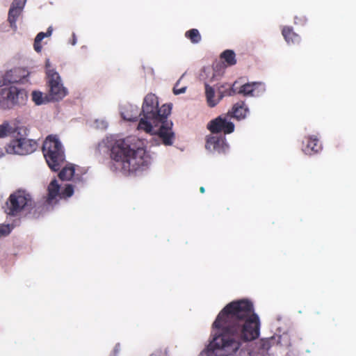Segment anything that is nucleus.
<instances>
[{
    "mask_svg": "<svg viewBox=\"0 0 356 356\" xmlns=\"http://www.w3.org/2000/svg\"><path fill=\"white\" fill-rule=\"evenodd\" d=\"M213 339L207 349L209 356H229L235 353L242 341L259 336L260 321L251 301L246 299L228 303L212 324Z\"/></svg>",
    "mask_w": 356,
    "mask_h": 356,
    "instance_id": "obj_1",
    "label": "nucleus"
},
{
    "mask_svg": "<svg viewBox=\"0 0 356 356\" xmlns=\"http://www.w3.org/2000/svg\"><path fill=\"white\" fill-rule=\"evenodd\" d=\"M111 159L118 163L115 168H121L124 172H134L148 163V156L143 148L131 149L124 140H120L113 146Z\"/></svg>",
    "mask_w": 356,
    "mask_h": 356,
    "instance_id": "obj_2",
    "label": "nucleus"
},
{
    "mask_svg": "<svg viewBox=\"0 0 356 356\" xmlns=\"http://www.w3.org/2000/svg\"><path fill=\"white\" fill-rule=\"evenodd\" d=\"M171 109L170 104H163L159 107L158 97L154 94H147L143 103L140 111L143 118L139 121L138 129L146 133L152 132L153 127H158L161 120L168 118Z\"/></svg>",
    "mask_w": 356,
    "mask_h": 356,
    "instance_id": "obj_3",
    "label": "nucleus"
},
{
    "mask_svg": "<svg viewBox=\"0 0 356 356\" xmlns=\"http://www.w3.org/2000/svg\"><path fill=\"white\" fill-rule=\"evenodd\" d=\"M42 152L49 167L54 171H58L65 161V154L56 136H49L45 139Z\"/></svg>",
    "mask_w": 356,
    "mask_h": 356,
    "instance_id": "obj_4",
    "label": "nucleus"
},
{
    "mask_svg": "<svg viewBox=\"0 0 356 356\" xmlns=\"http://www.w3.org/2000/svg\"><path fill=\"white\" fill-rule=\"evenodd\" d=\"M33 201L29 193L18 190L10 194L7 202V212L10 216H16L22 211H30L33 207Z\"/></svg>",
    "mask_w": 356,
    "mask_h": 356,
    "instance_id": "obj_5",
    "label": "nucleus"
},
{
    "mask_svg": "<svg viewBox=\"0 0 356 356\" xmlns=\"http://www.w3.org/2000/svg\"><path fill=\"white\" fill-rule=\"evenodd\" d=\"M27 99V92L24 89L10 86L0 90V108L2 109H10L15 106L23 105Z\"/></svg>",
    "mask_w": 356,
    "mask_h": 356,
    "instance_id": "obj_6",
    "label": "nucleus"
},
{
    "mask_svg": "<svg viewBox=\"0 0 356 356\" xmlns=\"http://www.w3.org/2000/svg\"><path fill=\"white\" fill-rule=\"evenodd\" d=\"M37 147L35 140L20 137L10 142L6 147V152L9 154L26 155L35 152Z\"/></svg>",
    "mask_w": 356,
    "mask_h": 356,
    "instance_id": "obj_7",
    "label": "nucleus"
},
{
    "mask_svg": "<svg viewBox=\"0 0 356 356\" xmlns=\"http://www.w3.org/2000/svg\"><path fill=\"white\" fill-rule=\"evenodd\" d=\"M47 74L51 99L58 101L64 98L67 95V91L61 83V79L58 73L53 70H49Z\"/></svg>",
    "mask_w": 356,
    "mask_h": 356,
    "instance_id": "obj_8",
    "label": "nucleus"
},
{
    "mask_svg": "<svg viewBox=\"0 0 356 356\" xmlns=\"http://www.w3.org/2000/svg\"><path fill=\"white\" fill-rule=\"evenodd\" d=\"M234 124L231 122L229 113L221 115L211 120L207 124V129L212 134L223 133L229 134L234 131Z\"/></svg>",
    "mask_w": 356,
    "mask_h": 356,
    "instance_id": "obj_9",
    "label": "nucleus"
},
{
    "mask_svg": "<svg viewBox=\"0 0 356 356\" xmlns=\"http://www.w3.org/2000/svg\"><path fill=\"white\" fill-rule=\"evenodd\" d=\"M172 122L165 118L161 120L159 125L156 127H152V131L149 134L157 135L162 143L165 146H170L173 144L175 136L172 131Z\"/></svg>",
    "mask_w": 356,
    "mask_h": 356,
    "instance_id": "obj_10",
    "label": "nucleus"
},
{
    "mask_svg": "<svg viewBox=\"0 0 356 356\" xmlns=\"http://www.w3.org/2000/svg\"><path fill=\"white\" fill-rule=\"evenodd\" d=\"M306 144L302 147L305 154L312 155L317 154L322 149V145L316 136H309L305 138Z\"/></svg>",
    "mask_w": 356,
    "mask_h": 356,
    "instance_id": "obj_11",
    "label": "nucleus"
},
{
    "mask_svg": "<svg viewBox=\"0 0 356 356\" xmlns=\"http://www.w3.org/2000/svg\"><path fill=\"white\" fill-rule=\"evenodd\" d=\"M47 202L48 204H56L58 198L60 199V185L56 179H54L47 188Z\"/></svg>",
    "mask_w": 356,
    "mask_h": 356,
    "instance_id": "obj_12",
    "label": "nucleus"
},
{
    "mask_svg": "<svg viewBox=\"0 0 356 356\" xmlns=\"http://www.w3.org/2000/svg\"><path fill=\"white\" fill-rule=\"evenodd\" d=\"M141 115L140 109L132 104L125 105L121 110L122 118L127 121H136Z\"/></svg>",
    "mask_w": 356,
    "mask_h": 356,
    "instance_id": "obj_13",
    "label": "nucleus"
},
{
    "mask_svg": "<svg viewBox=\"0 0 356 356\" xmlns=\"http://www.w3.org/2000/svg\"><path fill=\"white\" fill-rule=\"evenodd\" d=\"M282 34L289 44H299L301 40L300 36L295 33L291 26H284L282 30Z\"/></svg>",
    "mask_w": 356,
    "mask_h": 356,
    "instance_id": "obj_14",
    "label": "nucleus"
},
{
    "mask_svg": "<svg viewBox=\"0 0 356 356\" xmlns=\"http://www.w3.org/2000/svg\"><path fill=\"white\" fill-rule=\"evenodd\" d=\"M248 112V108L243 102H238L234 104L232 111L229 112L231 118H235L237 120L243 119L245 118Z\"/></svg>",
    "mask_w": 356,
    "mask_h": 356,
    "instance_id": "obj_15",
    "label": "nucleus"
},
{
    "mask_svg": "<svg viewBox=\"0 0 356 356\" xmlns=\"http://www.w3.org/2000/svg\"><path fill=\"white\" fill-rule=\"evenodd\" d=\"M264 88V85L259 82L248 83L243 85L238 93L243 94L245 96H255L257 95L256 90L259 88Z\"/></svg>",
    "mask_w": 356,
    "mask_h": 356,
    "instance_id": "obj_16",
    "label": "nucleus"
},
{
    "mask_svg": "<svg viewBox=\"0 0 356 356\" xmlns=\"http://www.w3.org/2000/svg\"><path fill=\"white\" fill-rule=\"evenodd\" d=\"M19 72V69H14L8 71L5 76L2 79H0V87L6 85L7 83H14L21 81V79L14 76V74L18 73Z\"/></svg>",
    "mask_w": 356,
    "mask_h": 356,
    "instance_id": "obj_17",
    "label": "nucleus"
},
{
    "mask_svg": "<svg viewBox=\"0 0 356 356\" xmlns=\"http://www.w3.org/2000/svg\"><path fill=\"white\" fill-rule=\"evenodd\" d=\"M53 31V29L51 26H49L46 33L44 32H40L36 35L35 40H34V44H33V48L35 51L38 53H40L42 50V45L41 42L45 37H49L51 35Z\"/></svg>",
    "mask_w": 356,
    "mask_h": 356,
    "instance_id": "obj_18",
    "label": "nucleus"
},
{
    "mask_svg": "<svg viewBox=\"0 0 356 356\" xmlns=\"http://www.w3.org/2000/svg\"><path fill=\"white\" fill-rule=\"evenodd\" d=\"M222 143V139L216 136H209L207 139L205 147L209 150L218 149Z\"/></svg>",
    "mask_w": 356,
    "mask_h": 356,
    "instance_id": "obj_19",
    "label": "nucleus"
},
{
    "mask_svg": "<svg viewBox=\"0 0 356 356\" xmlns=\"http://www.w3.org/2000/svg\"><path fill=\"white\" fill-rule=\"evenodd\" d=\"M75 169L74 165H67L64 167L58 174V177L63 180H70L74 175Z\"/></svg>",
    "mask_w": 356,
    "mask_h": 356,
    "instance_id": "obj_20",
    "label": "nucleus"
},
{
    "mask_svg": "<svg viewBox=\"0 0 356 356\" xmlns=\"http://www.w3.org/2000/svg\"><path fill=\"white\" fill-rule=\"evenodd\" d=\"M22 11H19L18 9H15L13 8H10L8 11V21L10 24V27L13 30L17 29L16 22L20 15Z\"/></svg>",
    "mask_w": 356,
    "mask_h": 356,
    "instance_id": "obj_21",
    "label": "nucleus"
},
{
    "mask_svg": "<svg viewBox=\"0 0 356 356\" xmlns=\"http://www.w3.org/2000/svg\"><path fill=\"white\" fill-rule=\"evenodd\" d=\"M205 93L208 105L214 107L219 102V99H214L215 92L212 87L208 84L205 85Z\"/></svg>",
    "mask_w": 356,
    "mask_h": 356,
    "instance_id": "obj_22",
    "label": "nucleus"
},
{
    "mask_svg": "<svg viewBox=\"0 0 356 356\" xmlns=\"http://www.w3.org/2000/svg\"><path fill=\"white\" fill-rule=\"evenodd\" d=\"M220 58L223 59L228 65L232 66L236 63V54L234 51L227 49L220 54Z\"/></svg>",
    "mask_w": 356,
    "mask_h": 356,
    "instance_id": "obj_23",
    "label": "nucleus"
},
{
    "mask_svg": "<svg viewBox=\"0 0 356 356\" xmlns=\"http://www.w3.org/2000/svg\"><path fill=\"white\" fill-rule=\"evenodd\" d=\"M185 37L191 40L192 43L197 44L202 40L199 31L196 29H192L185 33Z\"/></svg>",
    "mask_w": 356,
    "mask_h": 356,
    "instance_id": "obj_24",
    "label": "nucleus"
},
{
    "mask_svg": "<svg viewBox=\"0 0 356 356\" xmlns=\"http://www.w3.org/2000/svg\"><path fill=\"white\" fill-rule=\"evenodd\" d=\"M32 100L36 105H40L45 102L42 93L39 91H33L32 92Z\"/></svg>",
    "mask_w": 356,
    "mask_h": 356,
    "instance_id": "obj_25",
    "label": "nucleus"
},
{
    "mask_svg": "<svg viewBox=\"0 0 356 356\" xmlns=\"http://www.w3.org/2000/svg\"><path fill=\"white\" fill-rule=\"evenodd\" d=\"M10 129L11 127L8 121H5L2 124H0V138L6 137L10 132Z\"/></svg>",
    "mask_w": 356,
    "mask_h": 356,
    "instance_id": "obj_26",
    "label": "nucleus"
},
{
    "mask_svg": "<svg viewBox=\"0 0 356 356\" xmlns=\"http://www.w3.org/2000/svg\"><path fill=\"white\" fill-rule=\"evenodd\" d=\"M74 193V187L72 184H67L60 192V199L61 198H67L71 197Z\"/></svg>",
    "mask_w": 356,
    "mask_h": 356,
    "instance_id": "obj_27",
    "label": "nucleus"
},
{
    "mask_svg": "<svg viewBox=\"0 0 356 356\" xmlns=\"http://www.w3.org/2000/svg\"><path fill=\"white\" fill-rule=\"evenodd\" d=\"M26 3V0H14L11 4L10 8L18 9L22 11Z\"/></svg>",
    "mask_w": 356,
    "mask_h": 356,
    "instance_id": "obj_28",
    "label": "nucleus"
},
{
    "mask_svg": "<svg viewBox=\"0 0 356 356\" xmlns=\"http://www.w3.org/2000/svg\"><path fill=\"white\" fill-rule=\"evenodd\" d=\"M179 81H180V79L176 83V84L175 85L174 88H173V92L175 95H179V94H182V93H184L186 92V87H179Z\"/></svg>",
    "mask_w": 356,
    "mask_h": 356,
    "instance_id": "obj_29",
    "label": "nucleus"
},
{
    "mask_svg": "<svg viewBox=\"0 0 356 356\" xmlns=\"http://www.w3.org/2000/svg\"><path fill=\"white\" fill-rule=\"evenodd\" d=\"M11 231L9 225H2L0 227V237L8 235Z\"/></svg>",
    "mask_w": 356,
    "mask_h": 356,
    "instance_id": "obj_30",
    "label": "nucleus"
},
{
    "mask_svg": "<svg viewBox=\"0 0 356 356\" xmlns=\"http://www.w3.org/2000/svg\"><path fill=\"white\" fill-rule=\"evenodd\" d=\"M236 93V91L234 89L233 87H231L229 88V89L226 90L225 91H224V94L223 95H221L220 96V98L219 99H220L223 96L225 95H227V96H232V95H234V94Z\"/></svg>",
    "mask_w": 356,
    "mask_h": 356,
    "instance_id": "obj_31",
    "label": "nucleus"
},
{
    "mask_svg": "<svg viewBox=\"0 0 356 356\" xmlns=\"http://www.w3.org/2000/svg\"><path fill=\"white\" fill-rule=\"evenodd\" d=\"M298 18L297 17H295V19H294V23H295V24H298V23H299V22H298ZM299 20H300V22H305V17H302V18H301V19H299Z\"/></svg>",
    "mask_w": 356,
    "mask_h": 356,
    "instance_id": "obj_32",
    "label": "nucleus"
},
{
    "mask_svg": "<svg viewBox=\"0 0 356 356\" xmlns=\"http://www.w3.org/2000/svg\"><path fill=\"white\" fill-rule=\"evenodd\" d=\"M76 38H75V35L73 34V41L72 42V45H74L76 44Z\"/></svg>",
    "mask_w": 356,
    "mask_h": 356,
    "instance_id": "obj_33",
    "label": "nucleus"
},
{
    "mask_svg": "<svg viewBox=\"0 0 356 356\" xmlns=\"http://www.w3.org/2000/svg\"><path fill=\"white\" fill-rule=\"evenodd\" d=\"M200 191L202 193H204V191H205L204 188L203 186H201V187L200 188Z\"/></svg>",
    "mask_w": 356,
    "mask_h": 356,
    "instance_id": "obj_34",
    "label": "nucleus"
},
{
    "mask_svg": "<svg viewBox=\"0 0 356 356\" xmlns=\"http://www.w3.org/2000/svg\"><path fill=\"white\" fill-rule=\"evenodd\" d=\"M76 179L79 181L83 182V179L81 177H76Z\"/></svg>",
    "mask_w": 356,
    "mask_h": 356,
    "instance_id": "obj_35",
    "label": "nucleus"
}]
</instances>
